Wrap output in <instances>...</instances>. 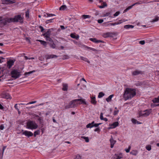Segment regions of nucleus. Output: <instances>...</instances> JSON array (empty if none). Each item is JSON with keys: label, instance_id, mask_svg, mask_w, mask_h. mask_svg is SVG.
<instances>
[{"label": "nucleus", "instance_id": "1", "mask_svg": "<svg viewBox=\"0 0 159 159\" xmlns=\"http://www.w3.org/2000/svg\"><path fill=\"white\" fill-rule=\"evenodd\" d=\"M136 94L135 89L126 88L125 89L123 95V97L125 100L131 99Z\"/></svg>", "mask_w": 159, "mask_h": 159}, {"label": "nucleus", "instance_id": "2", "mask_svg": "<svg viewBox=\"0 0 159 159\" xmlns=\"http://www.w3.org/2000/svg\"><path fill=\"white\" fill-rule=\"evenodd\" d=\"M10 20L11 22L14 23L19 22L22 24L24 22L23 17L21 16V15H16L13 18H10Z\"/></svg>", "mask_w": 159, "mask_h": 159}, {"label": "nucleus", "instance_id": "3", "mask_svg": "<svg viewBox=\"0 0 159 159\" xmlns=\"http://www.w3.org/2000/svg\"><path fill=\"white\" fill-rule=\"evenodd\" d=\"M38 127V125L34 121L29 120L26 122V128L30 129H36Z\"/></svg>", "mask_w": 159, "mask_h": 159}, {"label": "nucleus", "instance_id": "4", "mask_svg": "<svg viewBox=\"0 0 159 159\" xmlns=\"http://www.w3.org/2000/svg\"><path fill=\"white\" fill-rule=\"evenodd\" d=\"M77 102H78L77 99H74L72 101L69 103L68 105L66 106V109H68L70 108H73L76 107L78 105V103Z\"/></svg>", "mask_w": 159, "mask_h": 159}, {"label": "nucleus", "instance_id": "5", "mask_svg": "<svg viewBox=\"0 0 159 159\" xmlns=\"http://www.w3.org/2000/svg\"><path fill=\"white\" fill-rule=\"evenodd\" d=\"M11 77L16 79L19 78L21 75L20 73L18 71L14 69L11 72Z\"/></svg>", "mask_w": 159, "mask_h": 159}, {"label": "nucleus", "instance_id": "6", "mask_svg": "<svg viewBox=\"0 0 159 159\" xmlns=\"http://www.w3.org/2000/svg\"><path fill=\"white\" fill-rule=\"evenodd\" d=\"M21 132H22V134L25 135L28 138L32 137L33 135V134L30 131H28L27 130L24 131L22 129L21 130Z\"/></svg>", "mask_w": 159, "mask_h": 159}, {"label": "nucleus", "instance_id": "7", "mask_svg": "<svg viewBox=\"0 0 159 159\" xmlns=\"http://www.w3.org/2000/svg\"><path fill=\"white\" fill-rule=\"evenodd\" d=\"M150 111L146 110L143 112H140L139 114V117L140 116H148L150 113Z\"/></svg>", "mask_w": 159, "mask_h": 159}, {"label": "nucleus", "instance_id": "8", "mask_svg": "<svg viewBox=\"0 0 159 159\" xmlns=\"http://www.w3.org/2000/svg\"><path fill=\"white\" fill-rule=\"evenodd\" d=\"M1 24H3L4 25H6L7 23H10L11 22L10 18H2V20L1 21Z\"/></svg>", "mask_w": 159, "mask_h": 159}, {"label": "nucleus", "instance_id": "9", "mask_svg": "<svg viewBox=\"0 0 159 159\" xmlns=\"http://www.w3.org/2000/svg\"><path fill=\"white\" fill-rule=\"evenodd\" d=\"M145 3L144 2H143L141 1H139L138 2H137L136 3H134V4H133L131 6H130L129 7H127V8H126L125 10H124V12H126L127 11H128V10H129V9H131L133 6H134L135 5L140 4L142 3Z\"/></svg>", "mask_w": 159, "mask_h": 159}, {"label": "nucleus", "instance_id": "10", "mask_svg": "<svg viewBox=\"0 0 159 159\" xmlns=\"http://www.w3.org/2000/svg\"><path fill=\"white\" fill-rule=\"evenodd\" d=\"M43 35L46 37L47 40L50 41V29H48L47 32L44 33Z\"/></svg>", "mask_w": 159, "mask_h": 159}, {"label": "nucleus", "instance_id": "11", "mask_svg": "<svg viewBox=\"0 0 159 159\" xmlns=\"http://www.w3.org/2000/svg\"><path fill=\"white\" fill-rule=\"evenodd\" d=\"M2 4H8L15 3V2L14 0H2Z\"/></svg>", "mask_w": 159, "mask_h": 159}, {"label": "nucleus", "instance_id": "12", "mask_svg": "<svg viewBox=\"0 0 159 159\" xmlns=\"http://www.w3.org/2000/svg\"><path fill=\"white\" fill-rule=\"evenodd\" d=\"M114 34L112 32H107L104 33L103 34V36L104 38H107L108 37H112V35H114Z\"/></svg>", "mask_w": 159, "mask_h": 159}, {"label": "nucleus", "instance_id": "13", "mask_svg": "<svg viewBox=\"0 0 159 159\" xmlns=\"http://www.w3.org/2000/svg\"><path fill=\"white\" fill-rule=\"evenodd\" d=\"M15 61V60H10L7 61V66L9 68H10L14 65V63Z\"/></svg>", "mask_w": 159, "mask_h": 159}, {"label": "nucleus", "instance_id": "14", "mask_svg": "<svg viewBox=\"0 0 159 159\" xmlns=\"http://www.w3.org/2000/svg\"><path fill=\"white\" fill-rule=\"evenodd\" d=\"M89 40L96 43H104V41L101 40H97L95 38H91L89 39Z\"/></svg>", "mask_w": 159, "mask_h": 159}, {"label": "nucleus", "instance_id": "15", "mask_svg": "<svg viewBox=\"0 0 159 159\" xmlns=\"http://www.w3.org/2000/svg\"><path fill=\"white\" fill-rule=\"evenodd\" d=\"M110 141L111 143V148H112L113 147L114 145L116 142V141L114 140L112 136H111V138L110 139Z\"/></svg>", "mask_w": 159, "mask_h": 159}, {"label": "nucleus", "instance_id": "16", "mask_svg": "<svg viewBox=\"0 0 159 159\" xmlns=\"http://www.w3.org/2000/svg\"><path fill=\"white\" fill-rule=\"evenodd\" d=\"M77 101H80V102H79V104H84L85 105L86 104V102L84 99H82L81 98H79V99H77Z\"/></svg>", "mask_w": 159, "mask_h": 159}, {"label": "nucleus", "instance_id": "17", "mask_svg": "<svg viewBox=\"0 0 159 159\" xmlns=\"http://www.w3.org/2000/svg\"><path fill=\"white\" fill-rule=\"evenodd\" d=\"M2 97L7 99L11 98V96L9 93H6L4 94L3 95H2Z\"/></svg>", "mask_w": 159, "mask_h": 159}, {"label": "nucleus", "instance_id": "18", "mask_svg": "<svg viewBox=\"0 0 159 159\" xmlns=\"http://www.w3.org/2000/svg\"><path fill=\"white\" fill-rule=\"evenodd\" d=\"M143 74V72L142 71L136 70L134 71L132 73V74L134 75H136L139 74Z\"/></svg>", "mask_w": 159, "mask_h": 159}, {"label": "nucleus", "instance_id": "19", "mask_svg": "<svg viewBox=\"0 0 159 159\" xmlns=\"http://www.w3.org/2000/svg\"><path fill=\"white\" fill-rule=\"evenodd\" d=\"M91 102L94 105H95L97 103V101H96L95 97V96L91 97Z\"/></svg>", "mask_w": 159, "mask_h": 159}, {"label": "nucleus", "instance_id": "20", "mask_svg": "<svg viewBox=\"0 0 159 159\" xmlns=\"http://www.w3.org/2000/svg\"><path fill=\"white\" fill-rule=\"evenodd\" d=\"M62 90L64 91H66L67 90L68 85L67 84H62Z\"/></svg>", "mask_w": 159, "mask_h": 159}, {"label": "nucleus", "instance_id": "21", "mask_svg": "<svg viewBox=\"0 0 159 159\" xmlns=\"http://www.w3.org/2000/svg\"><path fill=\"white\" fill-rule=\"evenodd\" d=\"M70 36L72 38L75 39H78L79 37V35H75L73 33L71 34Z\"/></svg>", "mask_w": 159, "mask_h": 159}, {"label": "nucleus", "instance_id": "22", "mask_svg": "<svg viewBox=\"0 0 159 159\" xmlns=\"http://www.w3.org/2000/svg\"><path fill=\"white\" fill-rule=\"evenodd\" d=\"M37 41L40 42L41 44H42L44 46H46L47 45V42L45 41L41 40H37Z\"/></svg>", "mask_w": 159, "mask_h": 159}, {"label": "nucleus", "instance_id": "23", "mask_svg": "<svg viewBox=\"0 0 159 159\" xmlns=\"http://www.w3.org/2000/svg\"><path fill=\"white\" fill-rule=\"evenodd\" d=\"M122 154H120L119 155H116V154L115 155V156L114 157V159H120L122 158Z\"/></svg>", "mask_w": 159, "mask_h": 159}, {"label": "nucleus", "instance_id": "24", "mask_svg": "<svg viewBox=\"0 0 159 159\" xmlns=\"http://www.w3.org/2000/svg\"><path fill=\"white\" fill-rule=\"evenodd\" d=\"M134 26L132 25H125L124 26V28L126 29H128L130 28H133L134 27Z\"/></svg>", "mask_w": 159, "mask_h": 159}, {"label": "nucleus", "instance_id": "25", "mask_svg": "<svg viewBox=\"0 0 159 159\" xmlns=\"http://www.w3.org/2000/svg\"><path fill=\"white\" fill-rule=\"evenodd\" d=\"M35 72V70H33L32 71H30L29 72H25L24 75H25L26 76V77H27V75H29L30 74L34 72Z\"/></svg>", "mask_w": 159, "mask_h": 159}, {"label": "nucleus", "instance_id": "26", "mask_svg": "<svg viewBox=\"0 0 159 159\" xmlns=\"http://www.w3.org/2000/svg\"><path fill=\"white\" fill-rule=\"evenodd\" d=\"M114 95L113 94L110 95L107 98H106V101L108 102L111 101V98Z\"/></svg>", "mask_w": 159, "mask_h": 159}, {"label": "nucleus", "instance_id": "27", "mask_svg": "<svg viewBox=\"0 0 159 159\" xmlns=\"http://www.w3.org/2000/svg\"><path fill=\"white\" fill-rule=\"evenodd\" d=\"M80 59L81 60H83L87 62L88 63H90L89 61L88 60V59L87 58L83 57H80Z\"/></svg>", "mask_w": 159, "mask_h": 159}, {"label": "nucleus", "instance_id": "28", "mask_svg": "<svg viewBox=\"0 0 159 159\" xmlns=\"http://www.w3.org/2000/svg\"><path fill=\"white\" fill-rule=\"evenodd\" d=\"M40 131L39 130H37L35 131L34 132V136L35 137L37 135L39 134Z\"/></svg>", "mask_w": 159, "mask_h": 159}, {"label": "nucleus", "instance_id": "29", "mask_svg": "<svg viewBox=\"0 0 159 159\" xmlns=\"http://www.w3.org/2000/svg\"><path fill=\"white\" fill-rule=\"evenodd\" d=\"M137 153H138L137 151V150H134L130 152V154H131L132 155H135V156L136 155Z\"/></svg>", "mask_w": 159, "mask_h": 159}, {"label": "nucleus", "instance_id": "30", "mask_svg": "<svg viewBox=\"0 0 159 159\" xmlns=\"http://www.w3.org/2000/svg\"><path fill=\"white\" fill-rule=\"evenodd\" d=\"M67 8V7L65 5H63L61 6L59 10H64L66 9Z\"/></svg>", "mask_w": 159, "mask_h": 159}, {"label": "nucleus", "instance_id": "31", "mask_svg": "<svg viewBox=\"0 0 159 159\" xmlns=\"http://www.w3.org/2000/svg\"><path fill=\"white\" fill-rule=\"evenodd\" d=\"M29 13L30 11L29 9H28L25 12V16L26 18H29Z\"/></svg>", "mask_w": 159, "mask_h": 159}, {"label": "nucleus", "instance_id": "32", "mask_svg": "<svg viewBox=\"0 0 159 159\" xmlns=\"http://www.w3.org/2000/svg\"><path fill=\"white\" fill-rule=\"evenodd\" d=\"M105 94L102 92H100L99 93V94L98 96V97L99 98H100L104 95Z\"/></svg>", "mask_w": 159, "mask_h": 159}, {"label": "nucleus", "instance_id": "33", "mask_svg": "<svg viewBox=\"0 0 159 159\" xmlns=\"http://www.w3.org/2000/svg\"><path fill=\"white\" fill-rule=\"evenodd\" d=\"M81 138L82 139H84L85 140V142H89V138H88V137H86L85 136H81Z\"/></svg>", "mask_w": 159, "mask_h": 159}, {"label": "nucleus", "instance_id": "34", "mask_svg": "<svg viewBox=\"0 0 159 159\" xmlns=\"http://www.w3.org/2000/svg\"><path fill=\"white\" fill-rule=\"evenodd\" d=\"M152 101L153 103L159 102V98H155Z\"/></svg>", "mask_w": 159, "mask_h": 159}, {"label": "nucleus", "instance_id": "35", "mask_svg": "<svg viewBox=\"0 0 159 159\" xmlns=\"http://www.w3.org/2000/svg\"><path fill=\"white\" fill-rule=\"evenodd\" d=\"M118 124L119 123L118 122H115L112 124V125L113 126L114 128H115L117 126Z\"/></svg>", "mask_w": 159, "mask_h": 159}, {"label": "nucleus", "instance_id": "36", "mask_svg": "<svg viewBox=\"0 0 159 159\" xmlns=\"http://www.w3.org/2000/svg\"><path fill=\"white\" fill-rule=\"evenodd\" d=\"M86 127L87 128H91L93 127V125L91 123H90L86 125Z\"/></svg>", "mask_w": 159, "mask_h": 159}, {"label": "nucleus", "instance_id": "37", "mask_svg": "<svg viewBox=\"0 0 159 159\" xmlns=\"http://www.w3.org/2000/svg\"><path fill=\"white\" fill-rule=\"evenodd\" d=\"M120 21H121V20H120V22H118V23H110L109 24V25H118V24H121L122 23V22H121Z\"/></svg>", "mask_w": 159, "mask_h": 159}, {"label": "nucleus", "instance_id": "38", "mask_svg": "<svg viewBox=\"0 0 159 159\" xmlns=\"http://www.w3.org/2000/svg\"><path fill=\"white\" fill-rule=\"evenodd\" d=\"M146 148L148 151H150L151 149V146L148 145L146 147Z\"/></svg>", "mask_w": 159, "mask_h": 159}, {"label": "nucleus", "instance_id": "39", "mask_svg": "<svg viewBox=\"0 0 159 159\" xmlns=\"http://www.w3.org/2000/svg\"><path fill=\"white\" fill-rule=\"evenodd\" d=\"M159 17L157 16L155 17V19L152 20V21H151V22H154L156 21H157L159 19Z\"/></svg>", "mask_w": 159, "mask_h": 159}, {"label": "nucleus", "instance_id": "40", "mask_svg": "<svg viewBox=\"0 0 159 159\" xmlns=\"http://www.w3.org/2000/svg\"><path fill=\"white\" fill-rule=\"evenodd\" d=\"M58 57V56L55 55H50V58H57V57Z\"/></svg>", "mask_w": 159, "mask_h": 159}, {"label": "nucleus", "instance_id": "41", "mask_svg": "<svg viewBox=\"0 0 159 159\" xmlns=\"http://www.w3.org/2000/svg\"><path fill=\"white\" fill-rule=\"evenodd\" d=\"M0 109L4 111H6V108L0 103Z\"/></svg>", "mask_w": 159, "mask_h": 159}, {"label": "nucleus", "instance_id": "42", "mask_svg": "<svg viewBox=\"0 0 159 159\" xmlns=\"http://www.w3.org/2000/svg\"><path fill=\"white\" fill-rule=\"evenodd\" d=\"M39 29L40 30V31L41 32H43L44 30V29L43 27L41 26H39Z\"/></svg>", "mask_w": 159, "mask_h": 159}, {"label": "nucleus", "instance_id": "43", "mask_svg": "<svg viewBox=\"0 0 159 159\" xmlns=\"http://www.w3.org/2000/svg\"><path fill=\"white\" fill-rule=\"evenodd\" d=\"M82 17L84 19L89 18L90 17V16L89 15H83L82 16Z\"/></svg>", "mask_w": 159, "mask_h": 159}, {"label": "nucleus", "instance_id": "44", "mask_svg": "<svg viewBox=\"0 0 159 159\" xmlns=\"http://www.w3.org/2000/svg\"><path fill=\"white\" fill-rule=\"evenodd\" d=\"M69 57L67 55H64L63 56V59H68L69 58Z\"/></svg>", "mask_w": 159, "mask_h": 159}, {"label": "nucleus", "instance_id": "45", "mask_svg": "<svg viewBox=\"0 0 159 159\" xmlns=\"http://www.w3.org/2000/svg\"><path fill=\"white\" fill-rule=\"evenodd\" d=\"M102 123H96L94 124V125H93V127H98L100 125H101Z\"/></svg>", "mask_w": 159, "mask_h": 159}, {"label": "nucleus", "instance_id": "46", "mask_svg": "<svg viewBox=\"0 0 159 159\" xmlns=\"http://www.w3.org/2000/svg\"><path fill=\"white\" fill-rule=\"evenodd\" d=\"M36 102V101H32V102H28V103H26V105L27 106V105H29L30 104H34V103H35Z\"/></svg>", "mask_w": 159, "mask_h": 159}, {"label": "nucleus", "instance_id": "47", "mask_svg": "<svg viewBox=\"0 0 159 159\" xmlns=\"http://www.w3.org/2000/svg\"><path fill=\"white\" fill-rule=\"evenodd\" d=\"M38 120L39 121L40 124H41L42 123V118L41 117H39V118L38 119Z\"/></svg>", "mask_w": 159, "mask_h": 159}, {"label": "nucleus", "instance_id": "48", "mask_svg": "<svg viewBox=\"0 0 159 159\" xmlns=\"http://www.w3.org/2000/svg\"><path fill=\"white\" fill-rule=\"evenodd\" d=\"M130 146H129L128 147V148L127 149H125V151L126 152L128 153L129 152L130 149Z\"/></svg>", "mask_w": 159, "mask_h": 159}, {"label": "nucleus", "instance_id": "49", "mask_svg": "<svg viewBox=\"0 0 159 159\" xmlns=\"http://www.w3.org/2000/svg\"><path fill=\"white\" fill-rule=\"evenodd\" d=\"M120 14V12L119 11H117L114 14V16H118Z\"/></svg>", "mask_w": 159, "mask_h": 159}, {"label": "nucleus", "instance_id": "50", "mask_svg": "<svg viewBox=\"0 0 159 159\" xmlns=\"http://www.w3.org/2000/svg\"><path fill=\"white\" fill-rule=\"evenodd\" d=\"M132 121L134 124H136L137 121V120L134 119H132Z\"/></svg>", "mask_w": 159, "mask_h": 159}, {"label": "nucleus", "instance_id": "51", "mask_svg": "<svg viewBox=\"0 0 159 159\" xmlns=\"http://www.w3.org/2000/svg\"><path fill=\"white\" fill-rule=\"evenodd\" d=\"M45 58L46 60L50 59V55H45Z\"/></svg>", "mask_w": 159, "mask_h": 159}, {"label": "nucleus", "instance_id": "52", "mask_svg": "<svg viewBox=\"0 0 159 159\" xmlns=\"http://www.w3.org/2000/svg\"><path fill=\"white\" fill-rule=\"evenodd\" d=\"M103 114L101 112L100 113V119L101 120H103Z\"/></svg>", "mask_w": 159, "mask_h": 159}, {"label": "nucleus", "instance_id": "53", "mask_svg": "<svg viewBox=\"0 0 159 159\" xmlns=\"http://www.w3.org/2000/svg\"><path fill=\"white\" fill-rule=\"evenodd\" d=\"M100 131V129L99 128V127H98L96 129H95L94 130V131H95V132H99Z\"/></svg>", "mask_w": 159, "mask_h": 159}, {"label": "nucleus", "instance_id": "54", "mask_svg": "<svg viewBox=\"0 0 159 159\" xmlns=\"http://www.w3.org/2000/svg\"><path fill=\"white\" fill-rule=\"evenodd\" d=\"M81 157L80 155H77L74 159H81Z\"/></svg>", "mask_w": 159, "mask_h": 159}, {"label": "nucleus", "instance_id": "55", "mask_svg": "<svg viewBox=\"0 0 159 159\" xmlns=\"http://www.w3.org/2000/svg\"><path fill=\"white\" fill-rule=\"evenodd\" d=\"M34 107H31V106H26L25 107V109H31L32 108H33Z\"/></svg>", "mask_w": 159, "mask_h": 159}, {"label": "nucleus", "instance_id": "56", "mask_svg": "<svg viewBox=\"0 0 159 159\" xmlns=\"http://www.w3.org/2000/svg\"><path fill=\"white\" fill-rule=\"evenodd\" d=\"M4 128V126L3 124H2L0 125V129L2 130Z\"/></svg>", "mask_w": 159, "mask_h": 159}, {"label": "nucleus", "instance_id": "57", "mask_svg": "<svg viewBox=\"0 0 159 159\" xmlns=\"http://www.w3.org/2000/svg\"><path fill=\"white\" fill-rule=\"evenodd\" d=\"M145 41L144 40L141 41L139 42V43L142 45H143L145 44Z\"/></svg>", "mask_w": 159, "mask_h": 159}, {"label": "nucleus", "instance_id": "58", "mask_svg": "<svg viewBox=\"0 0 159 159\" xmlns=\"http://www.w3.org/2000/svg\"><path fill=\"white\" fill-rule=\"evenodd\" d=\"M110 14V12H107L106 13L104 14L103 15L104 16H108Z\"/></svg>", "mask_w": 159, "mask_h": 159}, {"label": "nucleus", "instance_id": "59", "mask_svg": "<svg viewBox=\"0 0 159 159\" xmlns=\"http://www.w3.org/2000/svg\"><path fill=\"white\" fill-rule=\"evenodd\" d=\"M18 104H16L15 106H14V107L17 110H18V109H19L18 108V106H17V105H18Z\"/></svg>", "mask_w": 159, "mask_h": 159}, {"label": "nucleus", "instance_id": "60", "mask_svg": "<svg viewBox=\"0 0 159 159\" xmlns=\"http://www.w3.org/2000/svg\"><path fill=\"white\" fill-rule=\"evenodd\" d=\"M103 20L102 19H100V20H98V22L99 23H101L102 22H103Z\"/></svg>", "mask_w": 159, "mask_h": 159}, {"label": "nucleus", "instance_id": "61", "mask_svg": "<svg viewBox=\"0 0 159 159\" xmlns=\"http://www.w3.org/2000/svg\"><path fill=\"white\" fill-rule=\"evenodd\" d=\"M44 16L45 17H47L48 16H50V14L49 13H45L44 15Z\"/></svg>", "mask_w": 159, "mask_h": 159}, {"label": "nucleus", "instance_id": "62", "mask_svg": "<svg viewBox=\"0 0 159 159\" xmlns=\"http://www.w3.org/2000/svg\"><path fill=\"white\" fill-rule=\"evenodd\" d=\"M6 146H4L3 147L2 149V155L3 154L4 151L5 149H6Z\"/></svg>", "mask_w": 159, "mask_h": 159}, {"label": "nucleus", "instance_id": "63", "mask_svg": "<svg viewBox=\"0 0 159 159\" xmlns=\"http://www.w3.org/2000/svg\"><path fill=\"white\" fill-rule=\"evenodd\" d=\"M50 46L53 48H55V44L52 43V44L51 46Z\"/></svg>", "mask_w": 159, "mask_h": 159}, {"label": "nucleus", "instance_id": "64", "mask_svg": "<svg viewBox=\"0 0 159 159\" xmlns=\"http://www.w3.org/2000/svg\"><path fill=\"white\" fill-rule=\"evenodd\" d=\"M60 27L61 29L62 30H65L66 29L65 27L63 25H61Z\"/></svg>", "mask_w": 159, "mask_h": 159}]
</instances>
